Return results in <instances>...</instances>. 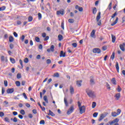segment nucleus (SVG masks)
<instances>
[{"label": "nucleus", "instance_id": "obj_1", "mask_svg": "<svg viewBox=\"0 0 125 125\" xmlns=\"http://www.w3.org/2000/svg\"><path fill=\"white\" fill-rule=\"evenodd\" d=\"M86 92L87 94L89 96V97H91V98H95V94H94V92L88 89H86Z\"/></svg>", "mask_w": 125, "mask_h": 125}, {"label": "nucleus", "instance_id": "obj_2", "mask_svg": "<svg viewBox=\"0 0 125 125\" xmlns=\"http://www.w3.org/2000/svg\"><path fill=\"white\" fill-rule=\"evenodd\" d=\"M79 111L80 114L82 115V114H83L84 112H85V106L84 105H83L81 107H79Z\"/></svg>", "mask_w": 125, "mask_h": 125}, {"label": "nucleus", "instance_id": "obj_3", "mask_svg": "<svg viewBox=\"0 0 125 125\" xmlns=\"http://www.w3.org/2000/svg\"><path fill=\"white\" fill-rule=\"evenodd\" d=\"M73 112H74V105H71L67 111V114L70 115V114H72Z\"/></svg>", "mask_w": 125, "mask_h": 125}, {"label": "nucleus", "instance_id": "obj_4", "mask_svg": "<svg viewBox=\"0 0 125 125\" xmlns=\"http://www.w3.org/2000/svg\"><path fill=\"white\" fill-rule=\"evenodd\" d=\"M93 53H101V50L99 48H94L93 49Z\"/></svg>", "mask_w": 125, "mask_h": 125}, {"label": "nucleus", "instance_id": "obj_5", "mask_svg": "<svg viewBox=\"0 0 125 125\" xmlns=\"http://www.w3.org/2000/svg\"><path fill=\"white\" fill-rule=\"evenodd\" d=\"M55 48V46H54V45H52L50 48V49H47V52H50V51H52V52H53L54 51V48Z\"/></svg>", "mask_w": 125, "mask_h": 125}, {"label": "nucleus", "instance_id": "obj_6", "mask_svg": "<svg viewBox=\"0 0 125 125\" xmlns=\"http://www.w3.org/2000/svg\"><path fill=\"white\" fill-rule=\"evenodd\" d=\"M64 15V9H62L60 11H57V15Z\"/></svg>", "mask_w": 125, "mask_h": 125}, {"label": "nucleus", "instance_id": "obj_7", "mask_svg": "<svg viewBox=\"0 0 125 125\" xmlns=\"http://www.w3.org/2000/svg\"><path fill=\"white\" fill-rule=\"evenodd\" d=\"M14 91V88H10L7 90V93L8 94L13 93Z\"/></svg>", "mask_w": 125, "mask_h": 125}, {"label": "nucleus", "instance_id": "obj_8", "mask_svg": "<svg viewBox=\"0 0 125 125\" xmlns=\"http://www.w3.org/2000/svg\"><path fill=\"white\" fill-rule=\"evenodd\" d=\"M70 92L71 94H74L75 93V90L74 89V87L73 86H70Z\"/></svg>", "mask_w": 125, "mask_h": 125}, {"label": "nucleus", "instance_id": "obj_9", "mask_svg": "<svg viewBox=\"0 0 125 125\" xmlns=\"http://www.w3.org/2000/svg\"><path fill=\"white\" fill-rule=\"evenodd\" d=\"M125 43H123V44H120V49H121V50L122 51H125Z\"/></svg>", "mask_w": 125, "mask_h": 125}, {"label": "nucleus", "instance_id": "obj_10", "mask_svg": "<svg viewBox=\"0 0 125 125\" xmlns=\"http://www.w3.org/2000/svg\"><path fill=\"white\" fill-rule=\"evenodd\" d=\"M66 57V54L64 53L63 51H61L60 57Z\"/></svg>", "mask_w": 125, "mask_h": 125}, {"label": "nucleus", "instance_id": "obj_11", "mask_svg": "<svg viewBox=\"0 0 125 125\" xmlns=\"http://www.w3.org/2000/svg\"><path fill=\"white\" fill-rule=\"evenodd\" d=\"M115 97H116L117 100H119V99H120V98H121V93H117L115 95Z\"/></svg>", "mask_w": 125, "mask_h": 125}, {"label": "nucleus", "instance_id": "obj_12", "mask_svg": "<svg viewBox=\"0 0 125 125\" xmlns=\"http://www.w3.org/2000/svg\"><path fill=\"white\" fill-rule=\"evenodd\" d=\"M90 36L92 38H95V30H93L91 32Z\"/></svg>", "mask_w": 125, "mask_h": 125}, {"label": "nucleus", "instance_id": "obj_13", "mask_svg": "<svg viewBox=\"0 0 125 125\" xmlns=\"http://www.w3.org/2000/svg\"><path fill=\"white\" fill-rule=\"evenodd\" d=\"M118 20H119V18L117 17L115 21L112 23H111V26H114V25H116L118 23Z\"/></svg>", "mask_w": 125, "mask_h": 125}, {"label": "nucleus", "instance_id": "obj_14", "mask_svg": "<svg viewBox=\"0 0 125 125\" xmlns=\"http://www.w3.org/2000/svg\"><path fill=\"white\" fill-rule=\"evenodd\" d=\"M111 83L113 84L116 85L117 84V81H116V79L115 78H113L111 79Z\"/></svg>", "mask_w": 125, "mask_h": 125}, {"label": "nucleus", "instance_id": "obj_15", "mask_svg": "<svg viewBox=\"0 0 125 125\" xmlns=\"http://www.w3.org/2000/svg\"><path fill=\"white\" fill-rule=\"evenodd\" d=\"M48 115L52 116V117H54V116H55V114L50 110H49V113L48 114Z\"/></svg>", "mask_w": 125, "mask_h": 125}, {"label": "nucleus", "instance_id": "obj_16", "mask_svg": "<svg viewBox=\"0 0 125 125\" xmlns=\"http://www.w3.org/2000/svg\"><path fill=\"white\" fill-rule=\"evenodd\" d=\"M116 70H117L118 73H119V70H120V67H119V62H116Z\"/></svg>", "mask_w": 125, "mask_h": 125}, {"label": "nucleus", "instance_id": "obj_17", "mask_svg": "<svg viewBox=\"0 0 125 125\" xmlns=\"http://www.w3.org/2000/svg\"><path fill=\"white\" fill-rule=\"evenodd\" d=\"M9 41L10 42H13L14 41V38H13V37L12 36H10L9 38Z\"/></svg>", "mask_w": 125, "mask_h": 125}, {"label": "nucleus", "instance_id": "obj_18", "mask_svg": "<svg viewBox=\"0 0 125 125\" xmlns=\"http://www.w3.org/2000/svg\"><path fill=\"white\" fill-rule=\"evenodd\" d=\"M82 83L83 81H80L77 82V85L80 87V86H82Z\"/></svg>", "mask_w": 125, "mask_h": 125}, {"label": "nucleus", "instance_id": "obj_19", "mask_svg": "<svg viewBox=\"0 0 125 125\" xmlns=\"http://www.w3.org/2000/svg\"><path fill=\"white\" fill-rule=\"evenodd\" d=\"M111 116L112 117H117V116H118V115L117 114V112H113L111 113Z\"/></svg>", "mask_w": 125, "mask_h": 125}, {"label": "nucleus", "instance_id": "obj_20", "mask_svg": "<svg viewBox=\"0 0 125 125\" xmlns=\"http://www.w3.org/2000/svg\"><path fill=\"white\" fill-rule=\"evenodd\" d=\"M112 42H116V37L113 35H111Z\"/></svg>", "mask_w": 125, "mask_h": 125}, {"label": "nucleus", "instance_id": "obj_21", "mask_svg": "<svg viewBox=\"0 0 125 125\" xmlns=\"http://www.w3.org/2000/svg\"><path fill=\"white\" fill-rule=\"evenodd\" d=\"M43 100L46 102V103H48V100L47 99V96H44L43 97Z\"/></svg>", "mask_w": 125, "mask_h": 125}, {"label": "nucleus", "instance_id": "obj_22", "mask_svg": "<svg viewBox=\"0 0 125 125\" xmlns=\"http://www.w3.org/2000/svg\"><path fill=\"white\" fill-rule=\"evenodd\" d=\"M104 118H105L104 116V115L103 114H102L101 115V116H100V118L99 119V122H101V121L102 120H103V119H104Z\"/></svg>", "mask_w": 125, "mask_h": 125}, {"label": "nucleus", "instance_id": "obj_23", "mask_svg": "<svg viewBox=\"0 0 125 125\" xmlns=\"http://www.w3.org/2000/svg\"><path fill=\"white\" fill-rule=\"evenodd\" d=\"M58 39H59V41H62V40H63V36L61 35H59L58 36Z\"/></svg>", "mask_w": 125, "mask_h": 125}, {"label": "nucleus", "instance_id": "obj_24", "mask_svg": "<svg viewBox=\"0 0 125 125\" xmlns=\"http://www.w3.org/2000/svg\"><path fill=\"white\" fill-rule=\"evenodd\" d=\"M64 102L65 106L66 107H68V102H67V99H66V98H64Z\"/></svg>", "mask_w": 125, "mask_h": 125}, {"label": "nucleus", "instance_id": "obj_25", "mask_svg": "<svg viewBox=\"0 0 125 125\" xmlns=\"http://www.w3.org/2000/svg\"><path fill=\"white\" fill-rule=\"evenodd\" d=\"M10 60L11 62V63H12V64H14L15 63V60L12 58H10Z\"/></svg>", "mask_w": 125, "mask_h": 125}, {"label": "nucleus", "instance_id": "obj_26", "mask_svg": "<svg viewBox=\"0 0 125 125\" xmlns=\"http://www.w3.org/2000/svg\"><path fill=\"white\" fill-rule=\"evenodd\" d=\"M6 7L5 6H3L0 7V11H3V10H5Z\"/></svg>", "mask_w": 125, "mask_h": 125}, {"label": "nucleus", "instance_id": "obj_27", "mask_svg": "<svg viewBox=\"0 0 125 125\" xmlns=\"http://www.w3.org/2000/svg\"><path fill=\"white\" fill-rule=\"evenodd\" d=\"M95 107H96V103L94 102L92 104V108H94Z\"/></svg>", "mask_w": 125, "mask_h": 125}, {"label": "nucleus", "instance_id": "obj_28", "mask_svg": "<svg viewBox=\"0 0 125 125\" xmlns=\"http://www.w3.org/2000/svg\"><path fill=\"white\" fill-rule=\"evenodd\" d=\"M68 22L69 23H74V22H75V21L73 19H69L68 20Z\"/></svg>", "mask_w": 125, "mask_h": 125}, {"label": "nucleus", "instance_id": "obj_29", "mask_svg": "<svg viewBox=\"0 0 125 125\" xmlns=\"http://www.w3.org/2000/svg\"><path fill=\"white\" fill-rule=\"evenodd\" d=\"M110 58L112 60H114V59L115 58V52H113L112 53V55L111 56Z\"/></svg>", "mask_w": 125, "mask_h": 125}, {"label": "nucleus", "instance_id": "obj_30", "mask_svg": "<svg viewBox=\"0 0 125 125\" xmlns=\"http://www.w3.org/2000/svg\"><path fill=\"white\" fill-rule=\"evenodd\" d=\"M53 77H55L56 78H59V73H54Z\"/></svg>", "mask_w": 125, "mask_h": 125}, {"label": "nucleus", "instance_id": "obj_31", "mask_svg": "<svg viewBox=\"0 0 125 125\" xmlns=\"http://www.w3.org/2000/svg\"><path fill=\"white\" fill-rule=\"evenodd\" d=\"M33 21V17L29 16L28 17V22H32Z\"/></svg>", "mask_w": 125, "mask_h": 125}, {"label": "nucleus", "instance_id": "obj_32", "mask_svg": "<svg viewBox=\"0 0 125 125\" xmlns=\"http://www.w3.org/2000/svg\"><path fill=\"white\" fill-rule=\"evenodd\" d=\"M16 84L17 86H20V85L21 84V83L19 81H16Z\"/></svg>", "mask_w": 125, "mask_h": 125}, {"label": "nucleus", "instance_id": "obj_33", "mask_svg": "<svg viewBox=\"0 0 125 125\" xmlns=\"http://www.w3.org/2000/svg\"><path fill=\"white\" fill-rule=\"evenodd\" d=\"M97 116H98V112H95L93 114V117H94V118H97Z\"/></svg>", "mask_w": 125, "mask_h": 125}, {"label": "nucleus", "instance_id": "obj_34", "mask_svg": "<svg viewBox=\"0 0 125 125\" xmlns=\"http://www.w3.org/2000/svg\"><path fill=\"white\" fill-rule=\"evenodd\" d=\"M101 18V16L100 15H98L96 18L97 22H98V21H99Z\"/></svg>", "mask_w": 125, "mask_h": 125}, {"label": "nucleus", "instance_id": "obj_35", "mask_svg": "<svg viewBox=\"0 0 125 125\" xmlns=\"http://www.w3.org/2000/svg\"><path fill=\"white\" fill-rule=\"evenodd\" d=\"M118 87L117 88V91H118V92H121V91H122V88H121L120 85H118Z\"/></svg>", "mask_w": 125, "mask_h": 125}, {"label": "nucleus", "instance_id": "obj_36", "mask_svg": "<svg viewBox=\"0 0 125 125\" xmlns=\"http://www.w3.org/2000/svg\"><path fill=\"white\" fill-rule=\"evenodd\" d=\"M97 11V10L96 9V8L95 7L94 8V9H93V14H96Z\"/></svg>", "mask_w": 125, "mask_h": 125}, {"label": "nucleus", "instance_id": "obj_37", "mask_svg": "<svg viewBox=\"0 0 125 125\" xmlns=\"http://www.w3.org/2000/svg\"><path fill=\"white\" fill-rule=\"evenodd\" d=\"M17 79H21V74L18 73V74L17 75Z\"/></svg>", "mask_w": 125, "mask_h": 125}, {"label": "nucleus", "instance_id": "obj_38", "mask_svg": "<svg viewBox=\"0 0 125 125\" xmlns=\"http://www.w3.org/2000/svg\"><path fill=\"white\" fill-rule=\"evenodd\" d=\"M42 14L41 13H39L38 14V18L39 20H41L42 19Z\"/></svg>", "mask_w": 125, "mask_h": 125}, {"label": "nucleus", "instance_id": "obj_39", "mask_svg": "<svg viewBox=\"0 0 125 125\" xmlns=\"http://www.w3.org/2000/svg\"><path fill=\"white\" fill-rule=\"evenodd\" d=\"M20 113L21 115H25V111L23 109L21 110Z\"/></svg>", "mask_w": 125, "mask_h": 125}, {"label": "nucleus", "instance_id": "obj_40", "mask_svg": "<svg viewBox=\"0 0 125 125\" xmlns=\"http://www.w3.org/2000/svg\"><path fill=\"white\" fill-rule=\"evenodd\" d=\"M117 115H118V116H119V115H120V114H121V112H122V110H121V109H118L117 110Z\"/></svg>", "mask_w": 125, "mask_h": 125}, {"label": "nucleus", "instance_id": "obj_41", "mask_svg": "<svg viewBox=\"0 0 125 125\" xmlns=\"http://www.w3.org/2000/svg\"><path fill=\"white\" fill-rule=\"evenodd\" d=\"M114 123H119V122L120 121V119H118V118H116L115 119H114L113 120Z\"/></svg>", "mask_w": 125, "mask_h": 125}, {"label": "nucleus", "instance_id": "obj_42", "mask_svg": "<svg viewBox=\"0 0 125 125\" xmlns=\"http://www.w3.org/2000/svg\"><path fill=\"white\" fill-rule=\"evenodd\" d=\"M46 63L47 64H50L51 63V60L50 59H47L46 60Z\"/></svg>", "mask_w": 125, "mask_h": 125}, {"label": "nucleus", "instance_id": "obj_43", "mask_svg": "<svg viewBox=\"0 0 125 125\" xmlns=\"http://www.w3.org/2000/svg\"><path fill=\"white\" fill-rule=\"evenodd\" d=\"M4 84L5 86H6V87L7 86V85H8L7 81H6V80L4 81Z\"/></svg>", "mask_w": 125, "mask_h": 125}, {"label": "nucleus", "instance_id": "obj_44", "mask_svg": "<svg viewBox=\"0 0 125 125\" xmlns=\"http://www.w3.org/2000/svg\"><path fill=\"white\" fill-rule=\"evenodd\" d=\"M24 63H28V62H29V59L28 58H26L24 60Z\"/></svg>", "mask_w": 125, "mask_h": 125}, {"label": "nucleus", "instance_id": "obj_45", "mask_svg": "<svg viewBox=\"0 0 125 125\" xmlns=\"http://www.w3.org/2000/svg\"><path fill=\"white\" fill-rule=\"evenodd\" d=\"M4 116V113L3 112H0V117L2 118Z\"/></svg>", "mask_w": 125, "mask_h": 125}, {"label": "nucleus", "instance_id": "obj_46", "mask_svg": "<svg viewBox=\"0 0 125 125\" xmlns=\"http://www.w3.org/2000/svg\"><path fill=\"white\" fill-rule=\"evenodd\" d=\"M35 41H36V42H40V38H39V37H36V38H35Z\"/></svg>", "mask_w": 125, "mask_h": 125}, {"label": "nucleus", "instance_id": "obj_47", "mask_svg": "<svg viewBox=\"0 0 125 125\" xmlns=\"http://www.w3.org/2000/svg\"><path fill=\"white\" fill-rule=\"evenodd\" d=\"M4 121H5V122H7V123H9V119H8V118H7V117H5L4 118Z\"/></svg>", "mask_w": 125, "mask_h": 125}, {"label": "nucleus", "instance_id": "obj_48", "mask_svg": "<svg viewBox=\"0 0 125 125\" xmlns=\"http://www.w3.org/2000/svg\"><path fill=\"white\" fill-rule=\"evenodd\" d=\"M40 125H44V120H41L40 122Z\"/></svg>", "mask_w": 125, "mask_h": 125}, {"label": "nucleus", "instance_id": "obj_49", "mask_svg": "<svg viewBox=\"0 0 125 125\" xmlns=\"http://www.w3.org/2000/svg\"><path fill=\"white\" fill-rule=\"evenodd\" d=\"M106 87L107 89H111V87H110V84H109L108 83H106Z\"/></svg>", "mask_w": 125, "mask_h": 125}, {"label": "nucleus", "instance_id": "obj_50", "mask_svg": "<svg viewBox=\"0 0 125 125\" xmlns=\"http://www.w3.org/2000/svg\"><path fill=\"white\" fill-rule=\"evenodd\" d=\"M23 97L25 98V99H28V97H27V95H26V93H23Z\"/></svg>", "mask_w": 125, "mask_h": 125}, {"label": "nucleus", "instance_id": "obj_51", "mask_svg": "<svg viewBox=\"0 0 125 125\" xmlns=\"http://www.w3.org/2000/svg\"><path fill=\"white\" fill-rule=\"evenodd\" d=\"M14 47V45H13V44H12V43H11L10 44V48L11 49H12Z\"/></svg>", "mask_w": 125, "mask_h": 125}, {"label": "nucleus", "instance_id": "obj_52", "mask_svg": "<svg viewBox=\"0 0 125 125\" xmlns=\"http://www.w3.org/2000/svg\"><path fill=\"white\" fill-rule=\"evenodd\" d=\"M13 115L14 116H17L18 115V113L16 111L13 112Z\"/></svg>", "mask_w": 125, "mask_h": 125}, {"label": "nucleus", "instance_id": "obj_53", "mask_svg": "<svg viewBox=\"0 0 125 125\" xmlns=\"http://www.w3.org/2000/svg\"><path fill=\"white\" fill-rule=\"evenodd\" d=\"M111 7H112V2H110L108 5V8L109 10H111Z\"/></svg>", "mask_w": 125, "mask_h": 125}, {"label": "nucleus", "instance_id": "obj_54", "mask_svg": "<svg viewBox=\"0 0 125 125\" xmlns=\"http://www.w3.org/2000/svg\"><path fill=\"white\" fill-rule=\"evenodd\" d=\"M13 35L15 38H17V37H18V34L16 32H14Z\"/></svg>", "mask_w": 125, "mask_h": 125}, {"label": "nucleus", "instance_id": "obj_55", "mask_svg": "<svg viewBox=\"0 0 125 125\" xmlns=\"http://www.w3.org/2000/svg\"><path fill=\"white\" fill-rule=\"evenodd\" d=\"M72 46H73V47H77L78 44H77V43H72Z\"/></svg>", "mask_w": 125, "mask_h": 125}, {"label": "nucleus", "instance_id": "obj_56", "mask_svg": "<svg viewBox=\"0 0 125 125\" xmlns=\"http://www.w3.org/2000/svg\"><path fill=\"white\" fill-rule=\"evenodd\" d=\"M102 114L103 115H104V118H105V117H107V115H108V112H104Z\"/></svg>", "mask_w": 125, "mask_h": 125}, {"label": "nucleus", "instance_id": "obj_57", "mask_svg": "<svg viewBox=\"0 0 125 125\" xmlns=\"http://www.w3.org/2000/svg\"><path fill=\"white\" fill-rule=\"evenodd\" d=\"M24 40H25V36L22 35L21 37V40L22 42H24Z\"/></svg>", "mask_w": 125, "mask_h": 125}, {"label": "nucleus", "instance_id": "obj_58", "mask_svg": "<svg viewBox=\"0 0 125 125\" xmlns=\"http://www.w3.org/2000/svg\"><path fill=\"white\" fill-rule=\"evenodd\" d=\"M117 15V13L115 12L114 13V14L111 16L112 18H115V17H116V16Z\"/></svg>", "mask_w": 125, "mask_h": 125}, {"label": "nucleus", "instance_id": "obj_59", "mask_svg": "<svg viewBox=\"0 0 125 125\" xmlns=\"http://www.w3.org/2000/svg\"><path fill=\"white\" fill-rule=\"evenodd\" d=\"M102 49H103V50H104V51L106 50H107V47L105 46H104L102 47Z\"/></svg>", "mask_w": 125, "mask_h": 125}, {"label": "nucleus", "instance_id": "obj_60", "mask_svg": "<svg viewBox=\"0 0 125 125\" xmlns=\"http://www.w3.org/2000/svg\"><path fill=\"white\" fill-rule=\"evenodd\" d=\"M25 106L27 107V108H30V107H31V105H30V104L26 103L25 104Z\"/></svg>", "mask_w": 125, "mask_h": 125}, {"label": "nucleus", "instance_id": "obj_61", "mask_svg": "<svg viewBox=\"0 0 125 125\" xmlns=\"http://www.w3.org/2000/svg\"><path fill=\"white\" fill-rule=\"evenodd\" d=\"M13 122H14V123H17V118L16 117H15L13 119Z\"/></svg>", "mask_w": 125, "mask_h": 125}, {"label": "nucleus", "instance_id": "obj_62", "mask_svg": "<svg viewBox=\"0 0 125 125\" xmlns=\"http://www.w3.org/2000/svg\"><path fill=\"white\" fill-rule=\"evenodd\" d=\"M20 63L21 67H23V61H22L21 60H20Z\"/></svg>", "mask_w": 125, "mask_h": 125}, {"label": "nucleus", "instance_id": "obj_63", "mask_svg": "<svg viewBox=\"0 0 125 125\" xmlns=\"http://www.w3.org/2000/svg\"><path fill=\"white\" fill-rule=\"evenodd\" d=\"M78 10L79 11H81V12L83 11V7H79V8H78Z\"/></svg>", "mask_w": 125, "mask_h": 125}, {"label": "nucleus", "instance_id": "obj_64", "mask_svg": "<svg viewBox=\"0 0 125 125\" xmlns=\"http://www.w3.org/2000/svg\"><path fill=\"white\" fill-rule=\"evenodd\" d=\"M32 112H33V114H37V110H36V109H33L32 110Z\"/></svg>", "mask_w": 125, "mask_h": 125}]
</instances>
